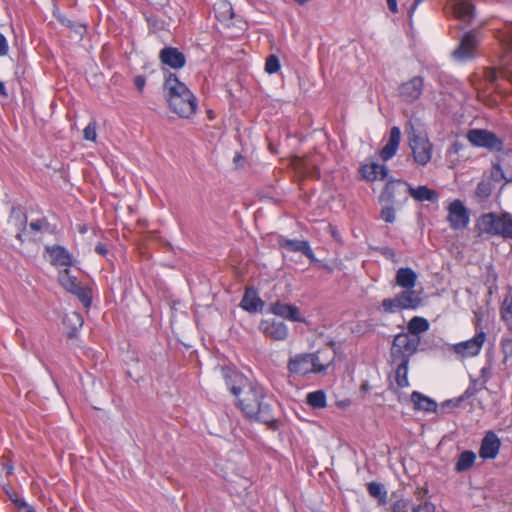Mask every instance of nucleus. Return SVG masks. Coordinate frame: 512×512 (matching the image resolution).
<instances>
[{
  "label": "nucleus",
  "mask_w": 512,
  "mask_h": 512,
  "mask_svg": "<svg viewBox=\"0 0 512 512\" xmlns=\"http://www.w3.org/2000/svg\"><path fill=\"white\" fill-rule=\"evenodd\" d=\"M225 383L236 397L235 404L245 418L261 422L272 430L278 429V420L274 417L272 405L267 401L266 391L262 386L250 383L240 373L226 374Z\"/></svg>",
  "instance_id": "nucleus-1"
},
{
  "label": "nucleus",
  "mask_w": 512,
  "mask_h": 512,
  "mask_svg": "<svg viewBox=\"0 0 512 512\" xmlns=\"http://www.w3.org/2000/svg\"><path fill=\"white\" fill-rule=\"evenodd\" d=\"M165 99L172 113L181 119H192L198 110V99L189 87L172 72L164 74Z\"/></svg>",
  "instance_id": "nucleus-2"
},
{
  "label": "nucleus",
  "mask_w": 512,
  "mask_h": 512,
  "mask_svg": "<svg viewBox=\"0 0 512 512\" xmlns=\"http://www.w3.org/2000/svg\"><path fill=\"white\" fill-rule=\"evenodd\" d=\"M335 355L329 349L315 352L297 353L287 362V369L292 375L306 377L310 374H323L333 364Z\"/></svg>",
  "instance_id": "nucleus-3"
},
{
  "label": "nucleus",
  "mask_w": 512,
  "mask_h": 512,
  "mask_svg": "<svg viewBox=\"0 0 512 512\" xmlns=\"http://www.w3.org/2000/svg\"><path fill=\"white\" fill-rule=\"evenodd\" d=\"M405 133L413 160L419 166H426L431 161L433 155V144L429 140L428 134L416 128L412 119L407 122Z\"/></svg>",
  "instance_id": "nucleus-4"
},
{
  "label": "nucleus",
  "mask_w": 512,
  "mask_h": 512,
  "mask_svg": "<svg viewBox=\"0 0 512 512\" xmlns=\"http://www.w3.org/2000/svg\"><path fill=\"white\" fill-rule=\"evenodd\" d=\"M476 228L480 235H499L504 238H512V218L509 214L501 216L493 212L484 214L478 219Z\"/></svg>",
  "instance_id": "nucleus-5"
},
{
  "label": "nucleus",
  "mask_w": 512,
  "mask_h": 512,
  "mask_svg": "<svg viewBox=\"0 0 512 512\" xmlns=\"http://www.w3.org/2000/svg\"><path fill=\"white\" fill-rule=\"evenodd\" d=\"M420 336L410 335L405 332L398 333L392 342L390 355L393 363L398 360L410 361L420 345Z\"/></svg>",
  "instance_id": "nucleus-6"
},
{
  "label": "nucleus",
  "mask_w": 512,
  "mask_h": 512,
  "mask_svg": "<svg viewBox=\"0 0 512 512\" xmlns=\"http://www.w3.org/2000/svg\"><path fill=\"white\" fill-rule=\"evenodd\" d=\"M421 305V298L418 292L411 289H404L393 298H385L382 301V309L385 313H396L401 310H416Z\"/></svg>",
  "instance_id": "nucleus-7"
},
{
  "label": "nucleus",
  "mask_w": 512,
  "mask_h": 512,
  "mask_svg": "<svg viewBox=\"0 0 512 512\" xmlns=\"http://www.w3.org/2000/svg\"><path fill=\"white\" fill-rule=\"evenodd\" d=\"M409 184L403 180H390L382 190L379 200L383 204L401 206L408 201Z\"/></svg>",
  "instance_id": "nucleus-8"
},
{
  "label": "nucleus",
  "mask_w": 512,
  "mask_h": 512,
  "mask_svg": "<svg viewBox=\"0 0 512 512\" xmlns=\"http://www.w3.org/2000/svg\"><path fill=\"white\" fill-rule=\"evenodd\" d=\"M58 280L60 285L69 293L75 295L84 307L88 308L92 303L91 290L87 287L81 286L78 279L71 275L69 269H64L59 272Z\"/></svg>",
  "instance_id": "nucleus-9"
},
{
  "label": "nucleus",
  "mask_w": 512,
  "mask_h": 512,
  "mask_svg": "<svg viewBox=\"0 0 512 512\" xmlns=\"http://www.w3.org/2000/svg\"><path fill=\"white\" fill-rule=\"evenodd\" d=\"M467 139L475 147L497 152L503 150V141L495 133L488 130L471 129L467 133Z\"/></svg>",
  "instance_id": "nucleus-10"
},
{
  "label": "nucleus",
  "mask_w": 512,
  "mask_h": 512,
  "mask_svg": "<svg viewBox=\"0 0 512 512\" xmlns=\"http://www.w3.org/2000/svg\"><path fill=\"white\" fill-rule=\"evenodd\" d=\"M479 324H476V334L468 340L456 343L453 345V351L462 358H470L477 356L486 341V333L480 329Z\"/></svg>",
  "instance_id": "nucleus-11"
},
{
  "label": "nucleus",
  "mask_w": 512,
  "mask_h": 512,
  "mask_svg": "<svg viewBox=\"0 0 512 512\" xmlns=\"http://www.w3.org/2000/svg\"><path fill=\"white\" fill-rule=\"evenodd\" d=\"M480 39L475 30L466 32L459 45L453 51V57L459 61H467L475 57Z\"/></svg>",
  "instance_id": "nucleus-12"
},
{
  "label": "nucleus",
  "mask_w": 512,
  "mask_h": 512,
  "mask_svg": "<svg viewBox=\"0 0 512 512\" xmlns=\"http://www.w3.org/2000/svg\"><path fill=\"white\" fill-rule=\"evenodd\" d=\"M321 161L322 155L313 153L304 157H295L292 160V165L298 173L305 177L319 178Z\"/></svg>",
  "instance_id": "nucleus-13"
},
{
  "label": "nucleus",
  "mask_w": 512,
  "mask_h": 512,
  "mask_svg": "<svg viewBox=\"0 0 512 512\" xmlns=\"http://www.w3.org/2000/svg\"><path fill=\"white\" fill-rule=\"evenodd\" d=\"M260 332L268 339L273 341H284L288 338V326L276 319H264L259 324Z\"/></svg>",
  "instance_id": "nucleus-14"
},
{
  "label": "nucleus",
  "mask_w": 512,
  "mask_h": 512,
  "mask_svg": "<svg viewBox=\"0 0 512 512\" xmlns=\"http://www.w3.org/2000/svg\"><path fill=\"white\" fill-rule=\"evenodd\" d=\"M424 79L421 76H415L406 82H403L399 88L398 93L402 101L406 103H413L420 98L423 92Z\"/></svg>",
  "instance_id": "nucleus-15"
},
{
  "label": "nucleus",
  "mask_w": 512,
  "mask_h": 512,
  "mask_svg": "<svg viewBox=\"0 0 512 512\" xmlns=\"http://www.w3.org/2000/svg\"><path fill=\"white\" fill-rule=\"evenodd\" d=\"M447 220L454 230L464 229L469 224V214L461 200H454L448 208Z\"/></svg>",
  "instance_id": "nucleus-16"
},
{
  "label": "nucleus",
  "mask_w": 512,
  "mask_h": 512,
  "mask_svg": "<svg viewBox=\"0 0 512 512\" xmlns=\"http://www.w3.org/2000/svg\"><path fill=\"white\" fill-rule=\"evenodd\" d=\"M269 312L292 322H305L296 305L284 303L280 300L270 303Z\"/></svg>",
  "instance_id": "nucleus-17"
},
{
  "label": "nucleus",
  "mask_w": 512,
  "mask_h": 512,
  "mask_svg": "<svg viewBox=\"0 0 512 512\" xmlns=\"http://www.w3.org/2000/svg\"><path fill=\"white\" fill-rule=\"evenodd\" d=\"M159 60L161 64L174 70H179L186 65V57L178 48L167 46L160 50Z\"/></svg>",
  "instance_id": "nucleus-18"
},
{
  "label": "nucleus",
  "mask_w": 512,
  "mask_h": 512,
  "mask_svg": "<svg viewBox=\"0 0 512 512\" xmlns=\"http://www.w3.org/2000/svg\"><path fill=\"white\" fill-rule=\"evenodd\" d=\"M400 142L401 130L398 126H394L390 129L389 139L387 143L379 151L380 159L384 162L392 159L398 151Z\"/></svg>",
  "instance_id": "nucleus-19"
},
{
  "label": "nucleus",
  "mask_w": 512,
  "mask_h": 512,
  "mask_svg": "<svg viewBox=\"0 0 512 512\" xmlns=\"http://www.w3.org/2000/svg\"><path fill=\"white\" fill-rule=\"evenodd\" d=\"M500 448V440L496 434L489 431L482 440L479 456L483 459H494Z\"/></svg>",
  "instance_id": "nucleus-20"
},
{
  "label": "nucleus",
  "mask_w": 512,
  "mask_h": 512,
  "mask_svg": "<svg viewBox=\"0 0 512 512\" xmlns=\"http://www.w3.org/2000/svg\"><path fill=\"white\" fill-rule=\"evenodd\" d=\"M359 172L361 177L367 181L383 180L388 175V169L385 165H380L375 162L364 163L360 166Z\"/></svg>",
  "instance_id": "nucleus-21"
},
{
  "label": "nucleus",
  "mask_w": 512,
  "mask_h": 512,
  "mask_svg": "<svg viewBox=\"0 0 512 512\" xmlns=\"http://www.w3.org/2000/svg\"><path fill=\"white\" fill-rule=\"evenodd\" d=\"M50 263L55 267H70L72 265V255L63 246L54 245L46 248Z\"/></svg>",
  "instance_id": "nucleus-22"
},
{
  "label": "nucleus",
  "mask_w": 512,
  "mask_h": 512,
  "mask_svg": "<svg viewBox=\"0 0 512 512\" xmlns=\"http://www.w3.org/2000/svg\"><path fill=\"white\" fill-rule=\"evenodd\" d=\"M280 246L290 252H301L307 258L313 260L315 255L308 241L297 239H283L279 242Z\"/></svg>",
  "instance_id": "nucleus-23"
},
{
  "label": "nucleus",
  "mask_w": 512,
  "mask_h": 512,
  "mask_svg": "<svg viewBox=\"0 0 512 512\" xmlns=\"http://www.w3.org/2000/svg\"><path fill=\"white\" fill-rule=\"evenodd\" d=\"M411 402L414 405V409L417 411H424L426 413L437 412L438 405L436 401L418 391L412 392Z\"/></svg>",
  "instance_id": "nucleus-24"
},
{
  "label": "nucleus",
  "mask_w": 512,
  "mask_h": 512,
  "mask_svg": "<svg viewBox=\"0 0 512 512\" xmlns=\"http://www.w3.org/2000/svg\"><path fill=\"white\" fill-rule=\"evenodd\" d=\"M417 273L409 267L399 268L396 272L395 282L396 284L403 289H411L416 285L417 282Z\"/></svg>",
  "instance_id": "nucleus-25"
},
{
  "label": "nucleus",
  "mask_w": 512,
  "mask_h": 512,
  "mask_svg": "<svg viewBox=\"0 0 512 512\" xmlns=\"http://www.w3.org/2000/svg\"><path fill=\"white\" fill-rule=\"evenodd\" d=\"M453 12L458 19L470 22L474 17V5L470 0H454Z\"/></svg>",
  "instance_id": "nucleus-26"
},
{
  "label": "nucleus",
  "mask_w": 512,
  "mask_h": 512,
  "mask_svg": "<svg viewBox=\"0 0 512 512\" xmlns=\"http://www.w3.org/2000/svg\"><path fill=\"white\" fill-rule=\"evenodd\" d=\"M409 196L413 197L416 201L436 202L438 200L437 191L428 188L426 185H420L413 188L409 185Z\"/></svg>",
  "instance_id": "nucleus-27"
},
{
  "label": "nucleus",
  "mask_w": 512,
  "mask_h": 512,
  "mask_svg": "<svg viewBox=\"0 0 512 512\" xmlns=\"http://www.w3.org/2000/svg\"><path fill=\"white\" fill-rule=\"evenodd\" d=\"M407 328L408 334L420 336L421 333H424L429 329V322L423 317L414 316L408 322Z\"/></svg>",
  "instance_id": "nucleus-28"
},
{
  "label": "nucleus",
  "mask_w": 512,
  "mask_h": 512,
  "mask_svg": "<svg viewBox=\"0 0 512 512\" xmlns=\"http://www.w3.org/2000/svg\"><path fill=\"white\" fill-rule=\"evenodd\" d=\"M410 361L398 360L397 368L395 370V382L400 388L409 386L408 380V366Z\"/></svg>",
  "instance_id": "nucleus-29"
},
{
  "label": "nucleus",
  "mask_w": 512,
  "mask_h": 512,
  "mask_svg": "<svg viewBox=\"0 0 512 512\" xmlns=\"http://www.w3.org/2000/svg\"><path fill=\"white\" fill-rule=\"evenodd\" d=\"M476 460L474 452L466 450L459 455V458L455 464V470L457 472H464L470 469Z\"/></svg>",
  "instance_id": "nucleus-30"
},
{
  "label": "nucleus",
  "mask_w": 512,
  "mask_h": 512,
  "mask_svg": "<svg viewBox=\"0 0 512 512\" xmlns=\"http://www.w3.org/2000/svg\"><path fill=\"white\" fill-rule=\"evenodd\" d=\"M306 402L314 409H321L327 406L326 394L323 390L313 391L307 394Z\"/></svg>",
  "instance_id": "nucleus-31"
},
{
  "label": "nucleus",
  "mask_w": 512,
  "mask_h": 512,
  "mask_svg": "<svg viewBox=\"0 0 512 512\" xmlns=\"http://www.w3.org/2000/svg\"><path fill=\"white\" fill-rule=\"evenodd\" d=\"M64 323H71L72 324V331L69 332V337H73L77 330L82 327L83 325V318L80 313L77 312H71L69 314H66L64 318Z\"/></svg>",
  "instance_id": "nucleus-32"
},
{
  "label": "nucleus",
  "mask_w": 512,
  "mask_h": 512,
  "mask_svg": "<svg viewBox=\"0 0 512 512\" xmlns=\"http://www.w3.org/2000/svg\"><path fill=\"white\" fill-rule=\"evenodd\" d=\"M505 52L509 53L512 50V34L509 28L505 31L498 30L495 34Z\"/></svg>",
  "instance_id": "nucleus-33"
},
{
  "label": "nucleus",
  "mask_w": 512,
  "mask_h": 512,
  "mask_svg": "<svg viewBox=\"0 0 512 512\" xmlns=\"http://www.w3.org/2000/svg\"><path fill=\"white\" fill-rule=\"evenodd\" d=\"M262 304V300L258 296L248 297L246 293L241 301V307L249 312H254L258 309L259 305Z\"/></svg>",
  "instance_id": "nucleus-34"
},
{
  "label": "nucleus",
  "mask_w": 512,
  "mask_h": 512,
  "mask_svg": "<svg viewBox=\"0 0 512 512\" xmlns=\"http://www.w3.org/2000/svg\"><path fill=\"white\" fill-rule=\"evenodd\" d=\"M280 68H281L280 61L276 55L271 54L266 58L265 71L268 74H275L280 70Z\"/></svg>",
  "instance_id": "nucleus-35"
},
{
  "label": "nucleus",
  "mask_w": 512,
  "mask_h": 512,
  "mask_svg": "<svg viewBox=\"0 0 512 512\" xmlns=\"http://www.w3.org/2000/svg\"><path fill=\"white\" fill-rule=\"evenodd\" d=\"M367 491L370 496L378 499H384L386 492L383 491V486L377 482H370L367 484Z\"/></svg>",
  "instance_id": "nucleus-36"
},
{
  "label": "nucleus",
  "mask_w": 512,
  "mask_h": 512,
  "mask_svg": "<svg viewBox=\"0 0 512 512\" xmlns=\"http://www.w3.org/2000/svg\"><path fill=\"white\" fill-rule=\"evenodd\" d=\"M381 219L393 223L396 220L395 205L385 204L381 209Z\"/></svg>",
  "instance_id": "nucleus-37"
},
{
  "label": "nucleus",
  "mask_w": 512,
  "mask_h": 512,
  "mask_svg": "<svg viewBox=\"0 0 512 512\" xmlns=\"http://www.w3.org/2000/svg\"><path fill=\"white\" fill-rule=\"evenodd\" d=\"M491 192H492V189H491L490 183L482 181L477 185L476 196L478 198H480L481 200L489 197Z\"/></svg>",
  "instance_id": "nucleus-38"
},
{
  "label": "nucleus",
  "mask_w": 512,
  "mask_h": 512,
  "mask_svg": "<svg viewBox=\"0 0 512 512\" xmlns=\"http://www.w3.org/2000/svg\"><path fill=\"white\" fill-rule=\"evenodd\" d=\"M411 506V502L408 499H399L393 502L392 512H408Z\"/></svg>",
  "instance_id": "nucleus-39"
},
{
  "label": "nucleus",
  "mask_w": 512,
  "mask_h": 512,
  "mask_svg": "<svg viewBox=\"0 0 512 512\" xmlns=\"http://www.w3.org/2000/svg\"><path fill=\"white\" fill-rule=\"evenodd\" d=\"M501 315L505 322H509L512 320V300L509 301V298L506 297L502 308H501Z\"/></svg>",
  "instance_id": "nucleus-40"
},
{
  "label": "nucleus",
  "mask_w": 512,
  "mask_h": 512,
  "mask_svg": "<svg viewBox=\"0 0 512 512\" xmlns=\"http://www.w3.org/2000/svg\"><path fill=\"white\" fill-rule=\"evenodd\" d=\"M97 126L95 122H90L83 130V136L85 140L95 141L97 138L96 132Z\"/></svg>",
  "instance_id": "nucleus-41"
},
{
  "label": "nucleus",
  "mask_w": 512,
  "mask_h": 512,
  "mask_svg": "<svg viewBox=\"0 0 512 512\" xmlns=\"http://www.w3.org/2000/svg\"><path fill=\"white\" fill-rule=\"evenodd\" d=\"M491 175L496 181L505 179V175L499 161L493 163Z\"/></svg>",
  "instance_id": "nucleus-42"
},
{
  "label": "nucleus",
  "mask_w": 512,
  "mask_h": 512,
  "mask_svg": "<svg viewBox=\"0 0 512 512\" xmlns=\"http://www.w3.org/2000/svg\"><path fill=\"white\" fill-rule=\"evenodd\" d=\"M8 51H9L8 41L5 38V36L2 33H0V57L7 55Z\"/></svg>",
  "instance_id": "nucleus-43"
},
{
  "label": "nucleus",
  "mask_w": 512,
  "mask_h": 512,
  "mask_svg": "<svg viewBox=\"0 0 512 512\" xmlns=\"http://www.w3.org/2000/svg\"><path fill=\"white\" fill-rule=\"evenodd\" d=\"M146 84V78L143 75H137L134 78V85L139 92H142Z\"/></svg>",
  "instance_id": "nucleus-44"
},
{
  "label": "nucleus",
  "mask_w": 512,
  "mask_h": 512,
  "mask_svg": "<svg viewBox=\"0 0 512 512\" xmlns=\"http://www.w3.org/2000/svg\"><path fill=\"white\" fill-rule=\"evenodd\" d=\"M12 501L17 505L18 508H25L26 512H36V510L28 505L24 500L18 498H12Z\"/></svg>",
  "instance_id": "nucleus-45"
},
{
  "label": "nucleus",
  "mask_w": 512,
  "mask_h": 512,
  "mask_svg": "<svg viewBox=\"0 0 512 512\" xmlns=\"http://www.w3.org/2000/svg\"><path fill=\"white\" fill-rule=\"evenodd\" d=\"M381 254L386 257L387 259L392 260L393 262H396V253L395 251L390 247H384L381 250Z\"/></svg>",
  "instance_id": "nucleus-46"
},
{
  "label": "nucleus",
  "mask_w": 512,
  "mask_h": 512,
  "mask_svg": "<svg viewBox=\"0 0 512 512\" xmlns=\"http://www.w3.org/2000/svg\"><path fill=\"white\" fill-rule=\"evenodd\" d=\"M95 252L101 256H106L108 254V248L104 243H98L95 246Z\"/></svg>",
  "instance_id": "nucleus-47"
},
{
  "label": "nucleus",
  "mask_w": 512,
  "mask_h": 512,
  "mask_svg": "<svg viewBox=\"0 0 512 512\" xmlns=\"http://www.w3.org/2000/svg\"><path fill=\"white\" fill-rule=\"evenodd\" d=\"M387 5L392 13L398 12L397 0H387Z\"/></svg>",
  "instance_id": "nucleus-48"
},
{
  "label": "nucleus",
  "mask_w": 512,
  "mask_h": 512,
  "mask_svg": "<svg viewBox=\"0 0 512 512\" xmlns=\"http://www.w3.org/2000/svg\"><path fill=\"white\" fill-rule=\"evenodd\" d=\"M29 226L34 231H40L42 228V222L41 221H33L29 224Z\"/></svg>",
  "instance_id": "nucleus-49"
},
{
  "label": "nucleus",
  "mask_w": 512,
  "mask_h": 512,
  "mask_svg": "<svg viewBox=\"0 0 512 512\" xmlns=\"http://www.w3.org/2000/svg\"><path fill=\"white\" fill-rule=\"evenodd\" d=\"M206 114H207V118L210 121H213L216 118V114H215V112L212 109H208Z\"/></svg>",
  "instance_id": "nucleus-50"
},
{
  "label": "nucleus",
  "mask_w": 512,
  "mask_h": 512,
  "mask_svg": "<svg viewBox=\"0 0 512 512\" xmlns=\"http://www.w3.org/2000/svg\"><path fill=\"white\" fill-rule=\"evenodd\" d=\"M6 95H7V92H6L5 85L3 82H0V96H6Z\"/></svg>",
  "instance_id": "nucleus-51"
},
{
  "label": "nucleus",
  "mask_w": 512,
  "mask_h": 512,
  "mask_svg": "<svg viewBox=\"0 0 512 512\" xmlns=\"http://www.w3.org/2000/svg\"><path fill=\"white\" fill-rule=\"evenodd\" d=\"M424 507L422 505H418L412 509V512H422Z\"/></svg>",
  "instance_id": "nucleus-52"
},
{
  "label": "nucleus",
  "mask_w": 512,
  "mask_h": 512,
  "mask_svg": "<svg viewBox=\"0 0 512 512\" xmlns=\"http://www.w3.org/2000/svg\"><path fill=\"white\" fill-rule=\"evenodd\" d=\"M299 5H304L306 4L307 2H309L310 0H295Z\"/></svg>",
  "instance_id": "nucleus-53"
},
{
  "label": "nucleus",
  "mask_w": 512,
  "mask_h": 512,
  "mask_svg": "<svg viewBox=\"0 0 512 512\" xmlns=\"http://www.w3.org/2000/svg\"><path fill=\"white\" fill-rule=\"evenodd\" d=\"M451 404V401H446L445 403H443V406H449Z\"/></svg>",
  "instance_id": "nucleus-54"
},
{
  "label": "nucleus",
  "mask_w": 512,
  "mask_h": 512,
  "mask_svg": "<svg viewBox=\"0 0 512 512\" xmlns=\"http://www.w3.org/2000/svg\"><path fill=\"white\" fill-rule=\"evenodd\" d=\"M79 231H80L81 233H84V232H85V228H81Z\"/></svg>",
  "instance_id": "nucleus-55"
}]
</instances>
